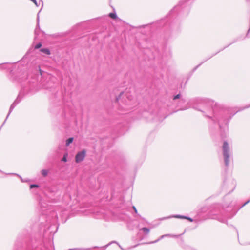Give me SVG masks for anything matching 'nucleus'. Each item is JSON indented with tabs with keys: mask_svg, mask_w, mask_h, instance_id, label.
Listing matches in <instances>:
<instances>
[{
	"mask_svg": "<svg viewBox=\"0 0 250 250\" xmlns=\"http://www.w3.org/2000/svg\"><path fill=\"white\" fill-rule=\"evenodd\" d=\"M192 108L202 112L204 115L217 122L219 128L225 133L228 131V124L232 117L240 110L224 107L208 98H196L190 102Z\"/></svg>",
	"mask_w": 250,
	"mask_h": 250,
	"instance_id": "obj_1",
	"label": "nucleus"
},
{
	"mask_svg": "<svg viewBox=\"0 0 250 250\" xmlns=\"http://www.w3.org/2000/svg\"><path fill=\"white\" fill-rule=\"evenodd\" d=\"M223 156L225 165L228 167L232 159V152L228 143L224 141L222 146Z\"/></svg>",
	"mask_w": 250,
	"mask_h": 250,
	"instance_id": "obj_2",
	"label": "nucleus"
},
{
	"mask_svg": "<svg viewBox=\"0 0 250 250\" xmlns=\"http://www.w3.org/2000/svg\"><path fill=\"white\" fill-rule=\"evenodd\" d=\"M40 71L41 75H42V74L41 72V70H40ZM43 76L45 77V79L42 82V87L44 89H50L55 86L57 82V79L56 77L46 73H43Z\"/></svg>",
	"mask_w": 250,
	"mask_h": 250,
	"instance_id": "obj_3",
	"label": "nucleus"
},
{
	"mask_svg": "<svg viewBox=\"0 0 250 250\" xmlns=\"http://www.w3.org/2000/svg\"><path fill=\"white\" fill-rule=\"evenodd\" d=\"M116 101L120 104L122 103L125 106L131 104L133 102V98L130 94L122 92L120 94L116 97Z\"/></svg>",
	"mask_w": 250,
	"mask_h": 250,
	"instance_id": "obj_4",
	"label": "nucleus"
},
{
	"mask_svg": "<svg viewBox=\"0 0 250 250\" xmlns=\"http://www.w3.org/2000/svg\"><path fill=\"white\" fill-rule=\"evenodd\" d=\"M210 215L212 216V218L217 219L221 222L226 223L227 222V220L232 218L234 214L232 216H229L228 214H225L224 212L219 210L217 212H214L213 211H211Z\"/></svg>",
	"mask_w": 250,
	"mask_h": 250,
	"instance_id": "obj_5",
	"label": "nucleus"
},
{
	"mask_svg": "<svg viewBox=\"0 0 250 250\" xmlns=\"http://www.w3.org/2000/svg\"><path fill=\"white\" fill-rule=\"evenodd\" d=\"M86 151L83 149L79 152L75 156V161L76 163H80L83 160L85 157Z\"/></svg>",
	"mask_w": 250,
	"mask_h": 250,
	"instance_id": "obj_6",
	"label": "nucleus"
},
{
	"mask_svg": "<svg viewBox=\"0 0 250 250\" xmlns=\"http://www.w3.org/2000/svg\"><path fill=\"white\" fill-rule=\"evenodd\" d=\"M179 235H174V234H164V235L161 236L159 237V238H158L156 240L151 242L149 243V244H153V243H157L158 241H159L161 239H162L164 238H165V237L178 238L179 237Z\"/></svg>",
	"mask_w": 250,
	"mask_h": 250,
	"instance_id": "obj_7",
	"label": "nucleus"
},
{
	"mask_svg": "<svg viewBox=\"0 0 250 250\" xmlns=\"http://www.w3.org/2000/svg\"><path fill=\"white\" fill-rule=\"evenodd\" d=\"M183 3L182 1H180L179 3V4L177 6H176L174 8L171 10L170 11V14H172V13L177 12L178 10H179L180 7H183Z\"/></svg>",
	"mask_w": 250,
	"mask_h": 250,
	"instance_id": "obj_8",
	"label": "nucleus"
},
{
	"mask_svg": "<svg viewBox=\"0 0 250 250\" xmlns=\"http://www.w3.org/2000/svg\"><path fill=\"white\" fill-rule=\"evenodd\" d=\"M177 99L179 100V103L185 102V100L183 98H181V95L180 94H178L176 95H175L173 97V100H176Z\"/></svg>",
	"mask_w": 250,
	"mask_h": 250,
	"instance_id": "obj_9",
	"label": "nucleus"
},
{
	"mask_svg": "<svg viewBox=\"0 0 250 250\" xmlns=\"http://www.w3.org/2000/svg\"><path fill=\"white\" fill-rule=\"evenodd\" d=\"M172 217H174V218H180V219H185V218H186V216L180 215H173V216H168V217H166L164 219H168V218H172Z\"/></svg>",
	"mask_w": 250,
	"mask_h": 250,
	"instance_id": "obj_10",
	"label": "nucleus"
},
{
	"mask_svg": "<svg viewBox=\"0 0 250 250\" xmlns=\"http://www.w3.org/2000/svg\"><path fill=\"white\" fill-rule=\"evenodd\" d=\"M40 51L42 52L46 55L50 54V51L49 49L48 48H41Z\"/></svg>",
	"mask_w": 250,
	"mask_h": 250,
	"instance_id": "obj_11",
	"label": "nucleus"
},
{
	"mask_svg": "<svg viewBox=\"0 0 250 250\" xmlns=\"http://www.w3.org/2000/svg\"><path fill=\"white\" fill-rule=\"evenodd\" d=\"M140 231H143L146 234H148L150 232V229L146 227H144L140 229Z\"/></svg>",
	"mask_w": 250,
	"mask_h": 250,
	"instance_id": "obj_12",
	"label": "nucleus"
},
{
	"mask_svg": "<svg viewBox=\"0 0 250 250\" xmlns=\"http://www.w3.org/2000/svg\"><path fill=\"white\" fill-rule=\"evenodd\" d=\"M213 55H212L210 57H209V58H208V59H207L206 60H205L204 62H202L201 63H200L199 65H198L197 66H196L195 68H194V69H193V71H195L202 64H203L204 62H205L206 61H207L209 59L211 58Z\"/></svg>",
	"mask_w": 250,
	"mask_h": 250,
	"instance_id": "obj_13",
	"label": "nucleus"
},
{
	"mask_svg": "<svg viewBox=\"0 0 250 250\" xmlns=\"http://www.w3.org/2000/svg\"><path fill=\"white\" fill-rule=\"evenodd\" d=\"M73 141V138L70 137L66 140V146H68Z\"/></svg>",
	"mask_w": 250,
	"mask_h": 250,
	"instance_id": "obj_14",
	"label": "nucleus"
},
{
	"mask_svg": "<svg viewBox=\"0 0 250 250\" xmlns=\"http://www.w3.org/2000/svg\"><path fill=\"white\" fill-rule=\"evenodd\" d=\"M48 173V171L46 169H42L41 171V173L43 177H46Z\"/></svg>",
	"mask_w": 250,
	"mask_h": 250,
	"instance_id": "obj_15",
	"label": "nucleus"
},
{
	"mask_svg": "<svg viewBox=\"0 0 250 250\" xmlns=\"http://www.w3.org/2000/svg\"><path fill=\"white\" fill-rule=\"evenodd\" d=\"M132 208H133V210H134V212H135V214H137V215L138 217H139L141 219H143V220H145V219H144V218L142 217L140 214H138L137 210V209H136V207H135V206H133L132 207Z\"/></svg>",
	"mask_w": 250,
	"mask_h": 250,
	"instance_id": "obj_16",
	"label": "nucleus"
},
{
	"mask_svg": "<svg viewBox=\"0 0 250 250\" xmlns=\"http://www.w3.org/2000/svg\"><path fill=\"white\" fill-rule=\"evenodd\" d=\"M109 16L113 19H116L117 18V15L115 13H110Z\"/></svg>",
	"mask_w": 250,
	"mask_h": 250,
	"instance_id": "obj_17",
	"label": "nucleus"
},
{
	"mask_svg": "<svg viewBox=\"0 0 250 250\" xmlns=\"http://www.w3.org/2000/svg\"><path fill=\"white\" fill-rule=\"evenodd\" d=\"M7 69L6 63L0 64V70H3V69Z\"/></svg>",
	"mask_w": 250,
	"mask_h": 250,
	"instance_id": "obj_18",
	"label": "nucleus"
},
{
	"mask_svg": "<svg viewBox=\"0 0 250 250\" xmlns=\"http://www.w3.org/2000/svg\"><path fill=\"white\" fill-rule=\"evenodd\" d=\"M39 186L37 184H31L30 185V188L32 189L34 188H39Z\"/></svg>",
	"mask_w": 250,
	"mask_h": 250,
	"instance_id": "obj_19",
	"label": "nucleus"
},
{
	"mask_svg": "<svg viewBox=\"0 0 250 250\" xmlns=\"http://www.w3.org/2000/svg\"><path fill=\"white\" fill-rule=\"evenodd\" d=\"M67 154L66 153V154H64L62 161L64 162H67Z\"/></svg>",
	"mask_w": 250,
	"mask_h": 250,
	"instance_id": "obj_20",
	"label": "nucleus"
},
{
	"mask_svg": "<svg viewBox=\"0 0 250 250\" xmlns=\"http://www.w3.org/2000/svg\"><path fill=\"white\" fill-rule=\"evenodd\" d=\"M250 202V199L248 200L247 201H246L245 203H244L239 208V209L242 208L243 207L246 206L247 204H248Z\"/></svg>",
	"mask_w": 250,
	"mask_h": 250,
	"instance_id": "obj_21",
	"label": "nucleus"
},
{
	"mask_svg": "<svg viewBox=\"0 0 250 250\" xmlns=\"http://www.w3.org/2000/svg\"><path fill=\"white\" fill-rule=\"evenodd\" d=\"M42 46V44L41 43H37L36 45H35V49H39Z\"/></svg>",
	"mask_w": 250,
	"mask_h": 250,
	"instance_id": "obj_22",
	"label": "nucleus"
},
{
	"mask_svg": "<svg viewBox=\"0 0 250 250\" xmlns=\"http://www.w3.org/2000/svg\"><path fill=\"white\" fill-rule=\"evenodd\" d=\"M86 249L84 248H74V249H70L69 250H86Z\"/></svg>",
	"mask_w": 250,
	"mask_h": 250,
	"instance_id": "obj_23",
	"label": "nucleus"
},
{
	"mask_svg": "<svg viewBox=\"0 0 250 250\" xmlns=\"http://www.w3.org/2000/svg\"><path fill=\"white\" fill-rule=\"evenodd\" d=\"M231 182L232 183V184L233 185V187H232V190L231 191L232 192V191H233L234 190V188H235V181H232Z\"/></svg>",
	"mask_w": 250,
	"mask_h": 250,
	"instance_id": "obj_24",
	"label": "nucleus"
},
{
	"mask_svg": "<svg viewBox=\"0 0 250 250\" xmlns=\"http://www.w3.org/2000/svg\"><path fill=\"white\" fill-rule=\"evenodd\" d=\"M185 219H188V220L190 222H192L193 221V219L191 218H190L189 217L186 216V218H185Z\"/></svg>",
	"mask_w": 250,
	"mask_h": 250,
	"instance_id": "obj_25",
	"label": "nucleus"
},
{
	"mask_svg": "<svg viewBox=\"0 0 250 250\" xmlns=\"http://www.w3.org/2000/svg\"><path fill=\"white\" fill-rule=\"evenodd\" d=\"M188 107H183V108H180V110H185L188 109Z\"/></svg>",
	"mask_w": 250,
	"mask_h": 250,
	"instance_id": "obj_26",
	"label": "nucleus"
},
{
	"mask_svg": "<svg viewBox=\"0 0 250 250\" xmlns=\"http://www.w3.org/2000/svg\"><path fill=\"white\" fill-rule=\"evenodd\" d=\"M9 174H12V175H17V176H19L21 179H22L21 177L18 174H15V173H9ZM22 181V180H21Z\"/></svg>",
	"mask_w": 250,
	"mask_h": 250,
	"instance_id": "obj_27",
	"label": "nucleus"
},
{
	"mask_svg": "<svg viewBox=\"0 0 250 250\" xmlns=\"http://www.w3.org/2000/svg\"><path fill=\"white\" fill-rule=\"evenodd\" d=\"M250 107V104L249 105H248V106H247L243 108H242V109H241V110H243V109H246V108H249V107Z\"/></svg>",
	"mask_w": 250,
	"mask_h": 250,
	"instance_id": "obj_28",
	"label": "nucleus"
},
{
	"mask_svg": "<svg viewBox=\"0 0 250 250\" xmlns=\"http://www.w3.org/2000/svg\"><path fill=\"white\" fill-rule=\"evenodd\" d=\"M41 206L42 208H45V207L42 205V203H41Z\"/></svg>",
	"mask_w": 250,
	"mask_h": 250,
	"instance_id": "obj_29",
	"label": "nucleus"
},
{
	"mask_svg": "<svg viewBox=\"0 0 250 250\" xmlns=\"http://www.w3.org/2000/svg\"><path fill=\"white\" fill-rule=\"evenodd\" d=\"M40 11L39 12V13H38V18H37V20H38V21H39V13H40Z\"/></svg>",
	"mask_w": 250,
	"mask_h": 250,
	"instance_id": "obj_30",
	"label": "nucleus"
},
{
	"mask_svg": "<svg viewBox=\"0 0 250 250\" xmlns=\"http://www.w3.org/2000/svg\"><path fill=\"white\" fill-rule=\"evenodd\" d=\"M139 225H138L137 226V228H139Z\"/></svg>",
	"mask_w": 250,
	"mask_h": 250,
	"instance_id": "obj_31",
	"label": "nucleus"
},
{
	"mask_svg": "<svg viewBox=\"0 0 250 250\" xmlns=\"http://www.w3.org/2000/svg\"><path fill=\"white\" fill-rule=\"evenodd\" d=\"M250 29L248 30V33H249V32H250Z\"/></svg>",
	"mask_w": 250,
	"mask_h": 250,
	"instance_id": "obj_32",
	"label": "nucleus"
}]
</instances>
